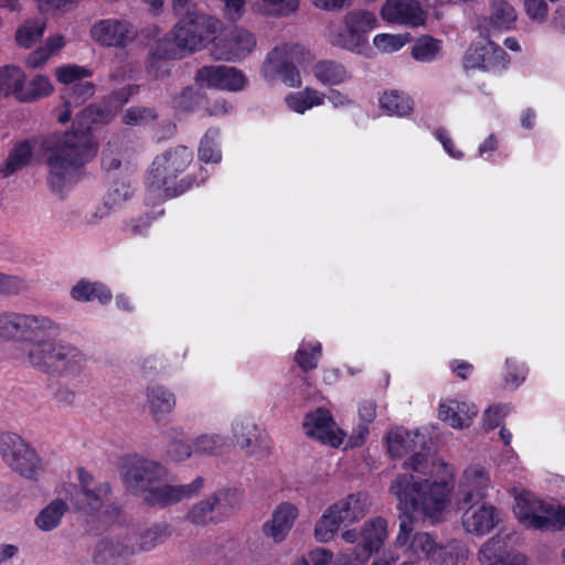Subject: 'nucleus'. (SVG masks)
<instances>
[{"label":"nucleus","mask_w":565,"mask_h":565,"mask_svg":"<svg viewBox=\"0 0 565 565\" xmlns=\"http://www.w3.org/2000/svg\"><path fill=\"white\" fill-rule=\"evenodd\" d=\"M455 488L451 466L444 461H434L428 479L416 480L412 473L397 475L390 490L398 500L399 531L395 540L396 548H404L408 558L397 564L398 557L390 556L374 559L372 565H419L417 561L431 559L438 545L426 532L413 534L414 521L430 519L436 521L450 501Z\"/></svg>","instance_id":"obj_1"},{"label":"nucleus","mask_w":565,"mask_h":565,"mask_svg":"<svg viewBox=\"0 0 565 565\" xmlns=\"http://www.w3.org/2000/svg\"><path fill=\"white\" fill-rule=\"evenodd\" d=\"M60 333V326L46 316L0 313V338L23 342L31 366L50 375L75 374L84 367L85 355L70 343L56 342Z\"/></svg>","instance_id":"obj_2"},{"label":"nucleus","mask_w":565,"mask_h":565,"mask_svg":"<svg viewBox=\"0 0 565 565\" xmlns=\"http://www.w3.org/2000/svg\"><path fill=\"white\" fill-rule=\"evenodd\" d=\"M109 117L103 107L88 105L75 116L72 130L51 134L43 140L50 169L47 182L53 192L62 193L73 174L96 156L93 126L107 124Z\"/></svg>","instance_id":"obj_3"},{"label":"nucleus","mask_w":565,"mask_h":565,"mask_svg":"<svg viewBox=\"0 0 565 565\" xmlns=\"http://www.w3.org/2000/svg\"><path fill=\"white\" fill-rule=\"evenodd\" d=\"M192 161V150L182 145L157 156L145 182L147 204L156 205L177 198L196 184L195 178L191 174L179 179Z\"/></svg>","instance_id":"obj_4"},{"label":"nucleus","mask_w":565,"mask_h":565,"mask_svg":"<svg viewBox=\"0 0 565 565\" xmlns=\"http://www.w3.org/2000/svg\"><path fill=\"white\" fill-rule=\"evenodd\" d=\"M370 498L365 492L350 493L331 504L317 521L315 537L328 542L338 533L341 525H349L365 516L370 508Z\"/></svg>","instance_id":"obj_5"},{"label":"nucleus","mask_w":565,"mask_h":565,"mask_svg":"<svg viewBox=\"0 0 565 565\" xmlns=\"http://www.w3.org/2000/svg\"><path fill=\"white\" fill-rule=\"evenodd\" d=\"M220 21L200 13L192 18L180 19L172 30L175 41L188 52H195L209 43H215Z\"/></svg>","instance_id":"obj_6"},{"label":"nucleus","mask_w":565,"mask_h":565,"mask_svg":"<svg viewBox=\"0 0 565 565\" xmlns=\"http://www.w3.org/2000/svg\"><path fill=\"white\" fill-rule=\"evenodd\" d=\"M120 473L127 489L132 493H147L166 475V468L156 461L137 455L127 456L120 465Z\"/></svg>","instance_id":"obj_7"},{"label":"nucleus","mask_w":565,"mask_h":565,"mask_svg":"<svg viewBox=\"0 0 565 565\" xmlns=\"http://www.w3.org/2000/svg\"><path fill=\"white\" fill-rule=\"evenodd\" d=\"M120 473L127 489L132 493H147L166 475V468L156 461L137 455L127 456L120 465Z\"/></svg>","instance_id":"obj_8"},{"label":"nucleus","mask_w":565,"mask_h":565,"mask_svg":"<svg viewBox=\"0 0 565 565\" xmlns=\"http://www.w3.org/2000/svg\"><path fill=\"white\" fill-rule=\"evenodd\" d=\"M425 437L419 433L414 434V438L409 431H390L387 441V451L393 458H402L411 454L409 458L404 461V468L415 472H423L427 467L429 447L425 443Z\"/></svg>","instance_id":"obj_9"},{"label":"nucleus","mask_w":565,"mask_h":565,"mask_svg":"<svg viewBox=\"0 0 565 565\" xmlns=\"http://www.w3.org/2000/svg\"><path fill=\"white\" fill-rule=\"evenodd\" d=\"M0 454L14 471L28 479H35L40 458L19 435L3 433L0 437Z\"/></svg>","instance_id":"obj_10"},{"label":"nucleus","mask_w":565,"mask_h":565,"mask_svg":"<svg viewBox=\"0 0 565 565\" xmlns=\"http://www.w3.org/2000/svg\"><path fill=\"white\" fill-rule=\"evenodd\" d=\"M241 494L236 489L221 490L195 504L189 512L188 519L196 525L217 523L220 515L230 513L238 504Z\"/></svg>","instance_id":"obj_11"},{"label":"nucleus","mask_w":565,"mask_h":565,"mask_svg":"<svg viewBox=\"0 0 565 565\" xmlns=\"http://www.w3.org/2000/svg\"><path fill=\"white\" fill-rule=\"evenodd\" d=\"M510 63L509 54L492 41L471 45L465 53L463 67L484 72H501Z\"/></svg>","instance_id":"obj_12"},{"label":"nucleus","mask_w":565,"mask_h":565,"mask_svg":"<svg viewBox=\"0 0 565 565\" xmlns=\"http://www.w3.org/2000/svg\"><path fill=\"white\" fill-rule=\"evenodd\" d=\"M89 34L103 47H125L135 40L134 25L125 19H102L96 21Z\"/></svg>","instance_id":"obj_13"},{"label":"nucleus","mask_w":565,"mask_h":565,"mask_svg":"<svg viewBox=\"0 0 565 565\" xmlns=\"http://www.w3.org/2000/svg\"><path fill=\"white\" fill-rule=\"evenodd\" d=\"M377 19L369 11H351L344 18L345 30L340 32L337 44L350 51H360L367 43V33L376 26Z\"/></svg>","instance_id":"obj_14"},{"label":"nucleus","mask_w":565,"mask_h":565,"mask_svg":"<svg viewBox=\"0 0 565 565\" xmlns=\"http://www.w3.org/2000/svg\"><path fill=\"white\" fill-rule=\"evenodd\" d=\"M256 45L254 34L243 28L216 36L213 54L217 60L235 61L245 57Z\"/></svg>","instance_id":"obj_15"},{"label":"nucleus","mask_w":565,"mask_h":565,"mask_svg":"<svg viewBox=\"0 0 565 565\" xmlns=\"http://www.w3.org/2000/svg\"><path fill=\"white\" fill-rule=\"evenodd\" d=\"M194 79L201 87L231 92L241 90L246 84V78L241 71L226 65L202 66L196 71Z\"/></svg>","instance_id":"obj_16"},{"label":"nucleus","mask_w":565,"mask_h":565,"mask_svg":"<svg viewBox=\"0 0 565 565\" xmlns=\"http://www.w3.org/2000/svg\"><path fill=\"white\" fill-rule=\"evenodd\" d=\"M550 503L539 499L530 491H522L515 497L513 512L518 521L526 529L544 530Z\"/></svg>","instance_id":"obj_17"},{"label":"nucleus","mask_w":565,"mask_h":565,"mask_svg":"<svg viewBox=\"0 0 565 565\" xmlns=\"http://www.w3.org/2000/svg\"><path fill=\"white\" fill-rule=\"evenodd\" d=\"M203 484L204 479L202 477H196L191 483L182 486L154 484L146 493L143 501L149 507L166 508L198 494Z\"/></svg>","instance_id":"obj_18"},{"label":"nucleus","mask_w":565,"mask_h":565,"mask_svg":"<svg viewBox=\"0 0 565 565\" xmlns=\"http://www.w3.org/2000/svg\"><path fill=\"white\" fill-rule=\"evenodd\" d=\"M490 477L483 467H468L459 482L458 497L462 505H475L486 498Z\"/></svg>","instance_id":"obj_19"},{"label":"nucleus","mask_w":565,"mask_h":565,"mask_svg":"<svg viewBox=\"0 0 565 565\" xmlns=\"http://www.w3.org/2000/svg\"><path fill=\"white\" fill-rule=\"evenodd\" d=\"M301 52L299 44L288 43L268 53L267 62L287 86L297 87L301 84L300 73L292 61L294 55Z\"/></svg>","instance_id":"obj_20"},{"label":"nucleus","mask_w":565,"mask_h":565,"mask_svg":"<svg viewBox=\"0 0 565 565\" xmlns=\"http://www.w3.org/2000/svg\"><path fill=\"white\" fill-rule=\"evenodd\" d=\"M70 501L74 509L86 514L98 512L111 493L108 482H98L93 487L77 489V486L70 484Z\"/></svg>","instance_id":"obj_21"},{"label":"nucleus","mask_w":565,"mask_h":565,"mask_svg":"<svg viewBox=\"0 0 565 565\" xmlns=\"http://www.w3.org/2000/svg\"><path fill=\"white\" fill-rule=\"evenodd\" d=\"M333 426L334 420L330 411L323 407H318L315 412L307 414L303 419V428L309 437L324 445L339 447L342 437L335 434Z\"/></svg>","instance_id":"obj_22"},{"label":"nucleus","mask_w":565,"mask_h":565,"mask_svg":"<svg viewBox=\"0 0 565 565\" xmlns=\"http://www.w3.org/2000/svg\"><path fill=\"white\" fill-rule=\"evenodd\" d=\"M299 515L298 508L290 502L280 503L271 514V518L263 525L265 536L273 539L275 543L286 540L295 521Z\"/></svg>","instance_id":"obj_23"},{"label":"nucleus","mask_w":565,"mask_h":565,"mask_svg":"<svg viewBox=\"0 0 565 565\" xmlns=\"http://www.w3.org/2000/svg\"><path fill=\"white\" fill-rule=\"evenodd\" d=\"M387 22L418 26L424 23V12L417 1L386 0L381 10Z\"/></svg>","instance_id":"obj_24"},{"label":"nucleus","mask_w":565,"mask_h":565,"mask_svg":"<svg viewBox=\"0 0 565 565\" xmlns=\"http://www.w3.org/2000/svg\"><path fill=\"white\" fill-rule=\"evenodd\" d=\"M499 511L493 505L482 504L479 508H469L462 515V525L469 533L484 535L499 523Z\"/></svg>","instance_id":"obj_25"},{"label":"nucleus","mask_w":565,"mask_h":565,"mask_svg":"<svg viewBox=\"0 0 565 565\" xmlns=\"http://www.w3.org/2000/svg\"><path fill=\"white\" fill-rule=\"evenodd\" d=\"M387 537V521L381 516L370 519L361 531L360 547L361 559L369 561L373 553L380 551Z\"/></svg>","instance_id":"obj_26"},{"label":"nucleus","mask_w":565,"mask_h":565,"mask_svg":"<svg viewBox=\"0 0 565 565\" xmlns=\"http://www.w3.org/2000/svg\"><path fill=\"white\" fill-rule=\"evenodd\" d=\"M477 414L478 409L475 404L457 399L443 402L438 407L439 418L455 429L469 427Z\"/></svg>","instance_id":"obj_27"},{"label":"nucleus","mask_w":565,"mask_h":565,"mask_svg":"<svg viewBox=\"0 0 565 565\" xmlns=\"http://www.w3.org/2000/svg\"><path fill=\"white\" fill-rule=\"evenodd\" d=\"M225 4V14L230 20L242 17L245 0H222ZM264 12L274 17H287L299 8V0H263Z\"/></svg>","instance_id":"obj_28"},{"label":"nucleus","mask_w":565,"mask_h":565,"mask_svg":"<svg viewBox=\"0 0 565 565\" xmlns=\"http://www.w3.org/2000/svg\"><path fill=\"white\" fill-rule=\"evenodd\" d=\"M481 562L488 565H527V558L521 553H508L499 537H491L479 552Z\"/></svg>","instance_id":"obj_29"},{"label":"nucleus","mask_w":565,"mask_h":565,"mask_svg":"<svg viewBox=\"0 0 565 565\" xmlns=\"http://www.w3.org/2000/svg\"><path fill=\"white\" fill-rule=\"evenodd\" d=\"M94 93L95 85L88 81H82L65 87L62 93L64 109L57 115L58 122H68L72 118L73 108L83 105Z\"/></svg>","instance_id":"obj_30"},{"label":"nucleus","mask_w":565,"mask_h":565,"mask_svg":"<svg viewBox=\"0 0 565 565\" xmlns=\"http://www.w3.org/2000/svg\"><path fill=\"white\" fill-rule=\"evenodd\" d=\"M132 554V547L119 541L103 539L95 547L93 561L95 565H120L126 564Z\"/></svg>","instance_id":"obj_31"},{"label":"nucleus","mask_w":565,"mask_h":565,"mask_svg":"<svg viewBox=\"0 0 565 565\" xmlns=\"http://www.w3.org/2000/svg\"><path fill=\"white\" fill-rule=\"evenodd\" d=\"M71 298L78 302L97 300L100 305H107L113 299L110 289L100 281H89L85 278L78 280L70 291Z\"/></svg>","instance_id":"obj_32"},{"label":"nucleus","mask_w":565,"mask_h":565,"mask_svg":"<svg viewBox=\"0 0 565 565\" xmlns=\"http://www.w3.org/2000/svg\"><path fill=\"white\" fill-rule=\"evenodd\" d=\"M33 157V147L29 139L17 142L0 166V179H7L28 167Z\"/></svg>","instance_id":"obj_33"},{"label":"nucleus","mask_w":565,"mask_h":565,"mask_svg":"<svg viewBox=\"0 0 565 565\" xmlns=\"http://www.w3.org/2000/svg\"><path fill=\"white\" fill-rule=\"evenodd\" d=\"M147 402L156 422L172 412L175 406L174 394L162 385H153L147 390Z\"/></svg>","instance_id":"obj_34"},{"label":"nucleus","mask_w":565,"mask_h":565,"mask_svg":"<svg viewBox=\"0 0 565 565\" xmlns=\"http://www.w3.org/2000/svg\"><path fill=\"white\" fill-rule=\"evenodd\" d=\"M313 74L324 85H339L350 78V74L341 63L322 60L315 64Z\"/></svg>","instance_id":"obj_35"},{"label":"nucleus","mask_w":565,"mask_h":565,"mask_svg":"<svg viewBox=\"0 0 565 565\" xmlns=\"http://www.w3.org/2000/svg\"><path fill=\"white\" fill-rule=\"evenodd\" d=\"M25 85V75L14 65H6L0 68V96L13 95L19 99Z\"/></svg>","instance_id":"obj_36"},{"label":"nucleus","mask_w":565,"mask_h":565,"mask_svg":"<svg viewBox=\"0 0 565 565\" xmlns=\"http://www.w3.org/2000/svg\"><path fill=\"white\" fill-rule=\"evenodd\" d=\"M322 358V344L319 341H302L295 353V362L307 373L318 367Z\"/></svg>","instance_id":"obj_37"},{"label":"nucleus","mask_w":565,"mask_h":565,"mask_svg":"<svg viewBox=\"0 0 565 565\" xmlns=\"http://www.w3.org/2000/svg\"><path fill=\"white\" fill-rule=\"evenodd\" d=\"M67 504L61 499H55L49 503L35 518V525L42 531H52L57 527L65 512Z\"/></svg>","instance_id":"obj_38"},{"label":"nucleus","mask_w":565,"mask_h":565,"mask_svg":"<svg viewBox=\"0 0 565 565\" xmlns=\"http://www.w3.org/2000/svg\"><path fill=\"white\" fill-rule=\"evenodd\" d=\"M380 105L390 115L406 116L413 111V99L404 92L390 90L380 97Z\"/></svg>","instance_id":"obj_39"},{"label":"nucleus","mask_w":565,"mask_h":565,"mask_svg":"<svg viewBox=\"0 0 565 565\" xmlns=\"http://www.w3.org/2000/svg\"><path fill=\"white\" fill-rule=\"evenodd\" d=\"M285 102L289 109L298 114H303L313 106L322 105L324 102V95L319 94L318 90L313 88L306 87L301 92L287 95Z\"/></svg>","instance_id":"obj_40"},{"label":"nucleus","mask_w":565,"mask_h":565,"mask_svg":"<svg viewBox=\"0 0 565 565\" xmlns=\"http://www.w3.org/2000/svg\"><path fill=\"white\" fill-rule=\"evenodd\" d=\"M46 23L42 20H26L15 32L18 45L31 49L45 31Z\"/></svg>","instance_id":"obj_41"},{"label":"nucleus","mask_w":565,"mask_h":565,"mask_svg":"<svg viewBox=\"0 0 565 565\" xmlns=\"http://www.w3.org/2000/svg\"><path fill=\"white\" fill-rule=\"evenodd\" d=\"M171 534L172 529L168 523H156L140 534L139 547L141 551H151L163 543Z\"/></svg>","instance_id":"obj_42"},{"label":"nucleus","mask_w":565,"mask_h":565,"mask_svg":"<svg viewBox=\"0 0 565 565\" xmlns=\"http://www.w3.org/2000/svg\"><path fill=\"white\" fill-rule=\"evenodd\" d=\"M491 24L501 30H510L516 20L514 8L507 1H493L491 4Z\"/></svg>","instance_id":"obj_43"},{"label":"nucleus","mask_w":565,"mask_h":565,"mask_svg":"<svg viewBox=\"0 0 565 565\" xmlns=\"http://www.w3.org/2000/svg\"><path fill=\"white\" fill-rule=\"evenodd\" d=\"M233 435L236 443L245 449L257 441L259 428L249 418L236 419L233 424Z\"/></svg>","instance_id":"obj_44"},{"label":"nucleus","mask_w":565,"mask_h":565,"mask_svg":"<svg viewBox=\"0 0 565 565\" xmlns=\"http://www.w3.org/2000/svg\"><path fill=\"white\" fill-rule=\"evenodd\" d=\"M184 52L185 50L179 45V42L175 41L174 35L171 33V36L166 35L164 38L159 39L151 46L149 54L157 58L171 61L182 58L184 56Z\"/></svg>","instance_id":"obj_45"},{"label":"nucleus","mask_w":565,"mask_h":565,"mask_svg":"<svg viewBox=\"0 0 565 565\" xmlns=\"http://www.w3.org/2000/svg\"><path fill=\"white\" fill-rule=\"evenodd\" d=\"M159 114L154 107L131 106L122 115V122L127 126H146L157 121Z\"/></svg>","instance_id":"obj_46"},{"label":"nucleus","mask_w":565,"mask_h":565,"mask_svg":"<svg viewBox=\"0 0 565 565\" xmlns=\"http://www.w3.org/2000/svg\"><path fill=\"white\" fill-rule=\"evenodd\" d=\"M217 135V129H209L200 141L199 158L204 163H218L222 159V152L215 142Z\"/></svg>","instance_id":"obj_47"},{"label":"nucleus","mask_w":565,"mask_h":565,"mask_svg":"<svg viewBox=\"0 0 565 565\" xmlns=\"http://www.w3.org/2000/svg\"><path fill=\"white\" fill-rule=\"evenodd\" d=\"M440 50V41L425 35L418 39L412 47V56L416 61L429 62L435 58Z\"/></svg>","instance_id":"obj_48"},{"label":"nucleus","mask_w":565,"mask_h":565,"mask_svg":"<svg viewBox=\"0 0 565 565\" xmlns=\"http://www.w3.org/2000/svg\"><path fill=\"white\" fill-rule=\"evenodd\" d=\"M52 90L53 86L50 79L46 76L38 75L30 81L26 92H24V88H22L19 100L32 102L50 95Z\"/></svg>","instance_id":"obj_49"},{"label":"nucleus","mask_w":565,"mask_h":565,"mask_svg":"<svg viewBox=\"0 0 565 565\" xmlns=\"http://www.w3.org/2000/svg\"><path fill=\"white\" fill-rule=\"evenodd\" d=\"M90 76L92 72L88 68L75 64L64 65L56 70V79L66 87Z\"/></svg>","instance_id":"obj_50"},{"label":"nucleus","mask_w":565,"mask_h":565,"mask_svg":"<svg viewBox=\"0 0 565 565\" xmlns=\"http://www.w3.org/2000/svg\"><path fill=\"white\" fill-rule=\"evenodd\" d=\"M202 99L201 94L193 87H184L172 98L173 107L183 113L194 111Z\"/></svg>","instance_id":"obj_51"},{"label":"nucleus","mask_w":565,"mask_h":565,"mask_svg":"<svg viewBox=\"0 0 565 565\" xmlns=\"http://www.w3.org/2000/svg\"><path fill=\"white\" fill-rule=\"evenodd\" d=\"M225 439L220 435H202L194 441V452L203 455H218Z\"/></svg>","instance_id":"obj_52"},{"label":"nucleus","mask_w":565,"mask_h":565,"mask_svg":"<svg viewBox=\"0 0 565 565\" xmlns=\"http://www.w3.org/2000/svg\"><path fill=\"white\" fill-rule=\"evenodd\" d=\"M156 218L157 215L147 212L137 217H131L129 221L125 222L122 230L130 236H143L147 234L152 221Z\"/></svg>","instance_id":"obj_53"},{"label":"nucleus","mask_w":565,"mask_h":565,"mask_svg":"<svg viewBox=\"0 0 565 565\" xmlns=\"http://www.w3.org/2000/svg\"><path fill=\"white\" fill-rule=\"evenodd\" d=\"M408 42L407 35L382 33L374 36V45L383 52H396Z\"/></svg>","instance_id":"obj_54"},{"label":"nucleus","mask_w":565,"mask_h":565,"mask_svg":"<svg viewBox=\"0 0 565 565\" xmlns=\"http://www.w3.org/2000/svg\"><path fill=\"white\" fill-rule=\"evenodd\" d=\"M28 290V284L23 278L0 273V295L15 296Z\"/></svg>","instance_id":"obj_55"},{"label":"nucleus","mask_w":565,"mask_h":565,"mask_svg":"<svg viewBox=\"0 0 565 565\" xmlns=\"http://www.w3.org/2000/svg\"><path fill=\"white\" fill-rule=\"evenodd\" d=\"M509 407L508 405H491L487 408L483 414V428L486 430H493L500 426L502 419L508 415Z\"/></svg>","instance_id":"obj_56"},{"label":"nucleus","mask_w":565,"mask_h":565,"mask_svg":"<svg viewBox=\"0 0 565 565\" xmlns=\"http://www.w3.org/2000/svg\"><path fill=\"white\" fill-rule=\"evenodd\" d=\"M507 373L504 375V382L508 386L512 388L518 387L524 380L526 375V370L524 365L516 363L512 359H507L505 361Z\"/></svg>","instance_id":"obj_57"},{"label":"nucleus","mask_w":565,"mask_h":565,"mask_svg":"<svg viewBox=\"0 0 565 565\" xmlns=\"http://www.w3.org/2000/svg\"><path fill=\"white\" fill-rule=\"evenodd\" d=\"M169 62L170 61L166 58H157L149 54L146 63V72L154 79L163 78L170 74Z\"/></svg>","instance_id":"obj_58"},{"label":"nucleus","mask_w":565,"mask_h":565,"mask_svg":"<svg viewBox=\"0 0 565 565\" xmlns=\"http://www.w3.org/2000/svg\"><path fill=\"white\" fill-rule=\"evenodd\" d=\"M435 138L443 145L444 150L454 159L460 160L463 158V152L456 148L448 130L444 127H438L434 131Z\"/></svg>","instance_id":"obj_59"},{"label":"nucleus","mask_w":565,"mask_h":565,"mask_svg":"<svg viewBox=\"0 0 565 565\" xmlns=\"http://www.w3.org/2000/svg\"><path fill=\"white\" fill-rule=\"evenodd\" d=\"M132 195V189L128 181H115L114 186L108 192L107 204H118L128 200Z\"/></svg>","instance_id":"obj_60"},{"label":"nucleus","mask_w":565,"mask_h":565,"mask_svg":"<svg viewBox=\"0 0 565 565\" xmlns=\"http://www.w3.org/2000/svg\"><path fill=\"white\" fill-rule=\"evenodd\" d=\"M333 554L326 548H315L296 563L306 565H332Z\"/></svg>","instance_id":"obj_61"},{"label":"nucleus","mask_w":565,"mask_h":565,"mask_svg":"<svg viewBox=\"0 0 565 565\" xmlns=\"http://www.w3.org/2000/svg\"><path fill=\"white\" fill-rule=\"evenodd\" d=\"M546 524L544 530H564L565 529V505H558L554 508V505L550 504V511L546 515Z\"/></svg>","instance_id":"obj_62"},{"label":"nucleus","mask_w":565,"mask_h":565,"mask_svg":"<svg viewBox=\"0 0 565 565\" xmlns=\"http://www.w3.org/2000/svg\"><path fill=\"white\" fill-rule=\"evenodd\" d=\"M524 8L531 20L545 21L547 17V3L545 0H524Z\"/></svg>","instance_id":"obj_63"},{"label":"nucleus","mask_w":565,"mask_h":565,"mask_svg":"<svg viewBox=\"0 0 565 565\" xmlns=\"http://www.w3.org/2000/svg\"><path fill=\"white\" fill-rule=\"evenodd\" d=\"M361 551L359 546H353L332 558V565H363L367 561L361 559Z\"/></svg>","instance_id":"obj_64"}]
</instances>
